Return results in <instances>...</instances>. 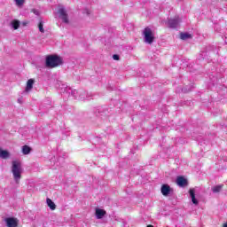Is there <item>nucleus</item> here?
<instances>
[{"label":"nucleus","mask_w":227,"mask_h":227,"mask_svg":"<svg viewBox=\"0 0 227 227\" xmlns=\"http://www.w3.org/2000/svg\"><path fill=\"white\" fill-rule=\"evenodd\" d=\"M11 26L13 29H19V27H20V22L19 20H13L12 21Z\"/></svg>","instance_id":"a211bd4d"},{"label":"nucleus","mask_w":227,"mask_h":227,"mask_svg":"<svg viewBox=\"0 0 227 227\" xmlns=\"http://www.w3.org/2000/svg\"><path fill=\"white\" fill-rule=\"evenodd\" d=\"M106 215V211L100 208L96 209L97 219H102Z\"/></svg>","instance_id":"f8f14e48"},{"label":"nucleus","mask_w":227,"mask_h":227,"mask_svg":"<svg viewBox=\"0 0 227 227\" xmlns=\"http://www.w3.org/2000/svg\"><path fill=\"white\" fill-rule=\"evenodd\" d=\"M12 173L16 184H19L20 178H22V164L20 161L13 160L12 166Z\"/></svg>","instance_id":"f03ea898"},{"label":"nucleus","mask_w":227,"mask_h":227,"mask_svg":"<svg viewBox=\"0 0 227 227\" xmlns=\"http://www.w3.org/2000/svg\"><path fill=\"white\" fill-rule=\"evenodd\" d=\"M17 6H23L24 5V0H14Z\"/></svg>","instance_id":"412c9836"},{"label":"nucleus","mask_w":227,"mask_h":227,"mask_svg":"<svg viewBox=\"0 0 227 227\" xmlns=\"http://www.w3.org/2000/svg\"><path fill=\"white\" fill-rule=\"evenodd\" d=\"M173 192V189L169 186V184H162L161 186V194L164 196H169L171 192Z\"/></svg>","instance_id":"6e6552de"},{"label":"nucleus","mask_w":227,"mask_h":227,"mask_svg":"<svg viewBox=\"0 0 227 227\" xmlns=\"http://www.w3.org/2000/svg\"><path fill=\"white\" fill-rule=\"evenodd\" d=\"M202 54H205V52H202Z\"/></svg>","instance_id":"bb28decb"},{"label":"nucleus","mask_w":227,"mask_h":227,"mask_svg":"<svg viewBox=\"0 0 227 227\" xmlns=\"http://www.w3.org/2000/svg\"><path fill=\"white\" fill-rule=\"evenodd\" d=\"M189 194H190V197L192 199V202L193 203V205H199V201H198V199L196 198V190L194 188H191L189 190Z\"/></svg>","instance_id":"1a4fd4ad"},{"label":"nucleus","mask_w":227,"mask_h":227,"mask_svg":"<svg viewBox=\"0 0 227 227\" xmlns=\"http://www.w3.org/2000/svg\"><path fill=\"white\" fill-rule=\"evenodd\" d=\"M10 157V153L6 150H3L0 147V159H8Z\"/></svg>","instance_id":"ddd939ff"},{"label":"nucleus","mask_w":227,"mask_h":227,"mask_svg":"<svg viewBox=\"0 0 227 227\" xmlns=\"http://www.w3.org/2000/svg\"><path fill=\"white\" fill-rule=\"evenodd\" d=\"M60 93H67V95H72L74 98H77V95H79V91L75 90H72V88L68 87L67 84L62 83L59 85Z\"/></svg>","instance_id":"20e7f679"},{"label":"nucleus","mask_w":227,"mask_h":227,"mask_svg":"<svg viewBox=\"0 0 227 227\" xmlns=\"http://www.w3.org/2000/svg\"><path fill=\"white\" fill-rule=\"evenodd\" d=\"M180 38L181 40H189V38H192V35L189 33H181Z\"/></svg>","instance_id":"6ab92c4d"},{"label":"nucleus","mask_w":227,"mask_h":227,"mask_svg":"<svg viewBox=\"0 0 227 227\" xmlns=\"http://www.w3.org/2000/svg\"><path fill=\"white\" fill-rule=\"evenodd\" d=\"M61 65H63V59L58 55H48L45 59L47 68H56Z\"/></svg>","instance_id":"f257e3e1"},{"label":"nucleus","mask_w":227,"mask_h":227,"mask_svg":"<svg viewBox=\"0 0 227 227\" xmlns=\"http://www.w3.org/2000/svg\"><path fill=\"white\" fill-rule=\"evenodd\" d=\"M90 97H91V94H89L88 92H86V90H82L79 92L80 100H82V101L91 100Z\"/></svg>","instance_id":"9d476101"},{"label":"nucleus","mask_w":227,"mask_h":227,"mask_svg":"<svg viewBox=\"0 0 227 227\" xmlns=\"http://www.w3.org/2000/svg\"><path fill=\"white\" fill-rule=\"evenodd\" d=\"M223 227H227V223H224V224H223Z\"/></svg>","instance_id":"a878e982"},{"label":"nucleus","mask_w":227,"mask_h":227,"mask_svg":"<svg viewBox=\"0 0 227 227\" xmlns=\"http://www.w3.org/2000/svg\"><path fill=\"white\" fill-rule=\"evenodd\" d=\"M178 24H180V19L178 18L168 20V27L171 29H176V27H178Z\"/></svg>","instance_id":"0eeeda50"},{"label":"nucleus","mask_w":227,"mask_h":227,"mask_svg":"<svg viewBox=\"0 0 227 227\" xmlns=\"http://www.w3.org/2000/svg\"><path fill=\"white\" fill-rule=\"evenodd\" d=\"M183 93H189V91H192V87H190L189 89L184 88L182 89Z\"/></svg>","instance_id":"4be33fe9"},{"label":"nucleus","mask_w":227,"mask_h":227,"mask_svg":"<svg viewBox=\"0 0 227 227\" xmlns=\"http://www.w3.org/2000/svg\"><path fill=\"white\" fill-rule=\"evenodd\" d=\"M32 12H34L35 15H40V11L36 9H32Z\"/></svg>","instance_id":"b1692460"},{"label":"nucleus","mask_w":227,"mask_h":227,"mask_svg":"<svg viewBox=\"0 0 227 227\" xmlns=\"http://www.w3.org/2000/svg\"><path fill=\"white\" fill-rule=\"evenodd\" d=\"M176 184L179 185V187H185V185H187V179H185L184 176H177Z\"/></svg>","instance_id":"9b49d317"},{"label":"nucleus","mask_w":227,"mask_h":227,"mask_svg":"<svg viewBox=\"0 0 227 227\" xmlns=\"http://www.w3.org/2000/svg\"><path fill=\"white\" fill-rule=\"evenodd\" d=\"M5 223L8 227H17L19 224L17 219L13 217L5 218Z\"/></svg>","instance_id":"423d86ee"},{"label":"nucleus","mask_w":227,"mask_h":227,"mask_svg":"<svg viewBox=\"0 0 227 227\" xmlns=\"http://www.w3.org/2000/svg\"><path fill=\"white\" fill-rule=\"evenodd\" d=\"M22 153L23 155H29L31 153V147H29L28 145H23Z\"/></svg>","instance_id":"dca6fc26"},{"label":"nucleus","mask_w":227,"mask_h":227,"mask_svg":"<svg viewBox=\"0 0 227 227\" xmlns=\"http://www.w3.org/2000/svg\"><path fill=\"white\" fill-rule=\"evenodd\" d=\"M144 35V42L145 43H148L149 45H152L155 40V36H153V32H152V28L145 27L143 32Z\"/></svg>","instance_id":"7ed1b4c3"},{"label":"nucleus","mask_w":227,"mask_h":227,"mask_svg":"<svg viewBox=\"0 0 227 227\" xmlns=\"http://www.w3.org/2000/svg\"><path fill=\"white\" fill-rule=\"evenodd\" d=\"M38 29L40 33H45V29H43V21L41 20L38 24Z\"/></svg>","instance_id":"aec40b11"},{"label":"nucleus","mask_w":227,"mask_h":227,"mask_svg":"<svg viewBox=\"0 0 227 227\" xmlns=\"http://www.w3.org/2000/svg\"><path fill=\"white\" fill-rule=\"evenodd\" d=\"M18 103H19V104H22V98H19V99H18Z\"/></svg>","instance_id":"393cba45"},{"label":"nucleus","mask_w":227,"mask_h":227,"mask_svg":"<svg viewBox=\"0 0 227 227\" xmlns=\"http://www.w3.org/2000/svg\"><path fill=\"white\" fill-rule=\"evenodd\" d=\"M113 59H114L115 61L120 60V55H118V54L113 55Z\"/></svg>","instance_id":"5701e85b"},{"label":"nucleus","mask_w":227,"mask_h":227,"mask_svg":"<svg viewBox=\"0 0 227 227\" xmlns=\"http://www.w3.org/2000/svg\"><path fill=\"white\" fill-rule=\"evenodd\" d=\"M223 190V184H220V185H215L212 188V192L215 193V194H217V192H219L220 191Z\"/></svg>","instance_id":"f3484780"},{"label":"nucleus","mask_w":227,"mask_h":227,"mask_svg":"<svg viewBox=\"0 0 227 227\" xmlns=\"http://www.w3.org/2000/svg\"><path fill=\"white\" fill-rule=\"evenodd\" d=\"M33 84H35V80L29 79L27 82L26 91H31L33 90Z\"/></svg>","instance_id":"4468645a"},{"label":"nucleus","mask_w":227,"mask_h":227,"mask_svg":"<svg viewBox=\"0 0 227 227\" xmlns=\"http://www.w3.org/2000/svg\"><path fill=\"white\" fill-rule=\"evenodd\" d=\"M59 19H61L62 22L65 24H68V14H67V11L64 8L59 9Z\"/></svg>","instance_id":"39448f33"},{"label":"nucleus","mask_w":227,"mask_h":227,"mask_svg":"<svg viewBox=\"0 0 227 227\" xmlns=\"http://www.w3.org/2000/svg\"><path fill=\"white\" fill-rule=\"evenodd\" d=\"M46 203L51 210H56V204L54 203V201H52V200L47 199Z\"/></svg>","instance_id":"2eb2a0df"}]
</instances>
